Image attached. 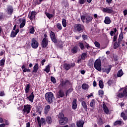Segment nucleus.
<instances>
[{"instance_id": "obj_6", "label": "nucleus", "mask_w": 127, "mask_h": 127, "mask_svg": "<svg viewBox=\"0 0 127 127\" xmlns=\"http://www.w3.org/2000/svg\"><path fill=\"white\" fill-rule=\"evenodd\" d=\"M123 89H124L123 90V93H119L117 95V97H118V98H123V97H127V88H121L120 89L121 90H123Z\"/></svg>"}, {"instance_id": "obj_23", "label": "nucleus", "mask_w": 127, "mask_h": 127, "mask_svg": "<svg viewBox=\"0 0 127 127\" xmlns=\"http://www.w3.org/2000/svg\"><path fill=\"white\" fill-rule=\"evenodd\" d=\"M38 64H36L33 67V73H36L39 69Z\"/></svg>"}, {"instance_id": "obj_12", "label": "nucleus", "mask_w": 127, "mask_h": 127, "mask_svg": "<svg viewBox=\"0 0 127 127\" xmlns=\"http://www.w3.org/2000/svg\"><path fill=\"white\" fill-rule=\"evenodd\" d=\"M50 36L53 42H54V43H57V39H56V37L55 36V33H54V32L52 31H51Z\"/></svg>"}, {"instance_id": "obj_47", "label": "nucleus", "mask_w": 127, "mask_h": 127, "mask_svg": "<svg viewBox=\"0 0 127 127\" xmlns=\"http://www.w3.org/2000/svg\"><path fill=\"white\" fill-rule=\"evenodd\" d=\"M71 52H72V53H76L77 47H74V48H73V49L71 50Z\"/></svg>"}, {"instance_id": "obj_60", "label": "nucleus", "mask_w": 127, "mask_h": 127, "mask_svg": "<svg viewBox=\"0 0 127 127\" xmlns=\"http://www.w3.org/2000/svg\"><path fill=\"white\" fill-rule=\"evenodd\" d=\"M93 96V94H90V95H88V96H87V97L88 98V99H90V98H91V97H92Z\"/></svg>"}, {"instance_id": "obj_56", "label": "nucleus", "mask_w": 127, "mask_h": 127, "mask_svg": "<svg viewBox=\"0 0 127 127\" xmlns=\"http://www.w3.org/2000/svg\"><path fill=\"white\" fill-rule=\"evenodd\" d=\"M123 13L125 15V16H126V15H127V9H125L123 11Z\"/></svg>"}, {"instance_id": "obj_40", "label": "nucleus", "mask_w": 127, "mask_h": 127, "mask_svg": "<svg viewBox=\"0 0 127 127\" xmlns=\"http://www.w3.org/2000/svg\"><path fill=\"white\" fill-rule=\"evenodd\" d=\"M24 25H25V20L23 19L22 23L20 24V28H22V27H24Z\"/></svg>"}, {"instance_id": "obj_30", "label": "nucleus", "mask_w": 127, "mask_h": 127, "mask_svg": "<svg viewBox=\"0 0 127 127\" xmlns=\"http://www.w3.org/2000/svg\"><path fill=\"white\" fill-rule=\"evenodd\" d=\"M124 75V72L123 71V70L120 69L117 73V76L118 77H122Z\"/></svg>"}, {"instance_id": "obj_15", "label": "nucleus", "mask_w": 127, "mask_h": 127, "mask_svg": "<svg viewBox=\"0 0 127 127\" xmlns=\"http://www.w3.org/2000/svg\"><path fill=\"white\" fill-rule=\"evenodd\" d=\"M6 12L8 14H12V12H13V8L11 6H8L7 7Z\"/></svg>"}, {"instance_id": "obj_64", "label": "nucleus", "mask_w": 127, "mask_h": 127, "mask_svg": "<svg viewBox=\"0 0 127 127\" xmlns=\"http://www.w3.org/2000/svg\"><path fill=\"white\" fill-rule=\"evenodd\" d=\"M69 127H75V124L70 125Z\"/></svg>"}, {"instance_id": "obj_3", "label": "nucleus", "mask_w": 127, "mask_h": 127, "mask_svg": "<svg viewBox=\"0 0 127 127\" xmlns=\"http://www.w3.org/2000/svg\"><path fill=\"white\" fill-rule=\"evenodd\" d=\"M102 64H101V60L97 59L94 63V68L98 71H102V67H101Z\"/></svg>"}, {"instance_id": "obj_43", "label": "nucleus", "mask_w": 127, "mask_h": 127, "mask_svg": "<svg viewBox=\"0 0 127 127\" xmlns=\"http://www.w3.org/2000/svg\"><path fill=\"white\" fill-rule=\"evenodd\" d=\"M59 96H60L61 98H62V97H64V92L63 91L60 90V91H59Z\"/></svg>"}, {"instance_id": "obj_25", "label": "nucleus", "mask_w": 127, "mask_h": 127, "mask_svg": "<svg viewBox=\"0 0 127 127\" xmlns=\"http://www.w3.org/2000/svg\"><path fill=\"white\" fill-rule=\"evenodd\" d=\"M28 99L29 101H30L32 103L33 102V99H34V94H33V92L31 93V94L30 95L29 97H28Z\"/></svg>"}, {"instance_id": "obj_13", "label": "nucleus", "mask_w": 127, "mask_h": 127, "mask_svg": "<svg viewBox=\"0 0 127 127\" xmlns=\"http://www.w3.org/2000/svg\"><path fill=\"white\" fill-rule=\"evenodd\" d=\"M87 57L86 53H83L81 55V58L79 59L77 61L78 64H80V63H82L83 62L82 60H85V59Z\"/></svg>"}, {"instance_id": "obj_19", "label": "nucleus", "mask_w": 127, "mask_h": 127, "mask_svg": "<svg viewBox=\"0 0 127 127\" xmlns=\"http://www.w3.org/2000/svg\"><path fill=\"white\" fill-rule=\"evenodd\" d=\"M76 126L78 127H83V126H84V121L83 120L78 121L76 123Z\"/></svg>"}, {"instance_id": "obj_36", "label": "nucleus", "mask_w": 127, "mask_h": 127, "mask_svg": "<svg viewBox=\"0 0 127 127\" xmlns=\"http://www.w3.org/2000/svg\"><path fill=\"white\" fill-rule=\"evenodd\" d=\"M82 88L83 90H87L89 88V85L87 84H83L82 85Z\"/></svg>"}, {"instance_id": "obj_28", "label": "nucleus", "mask_w": 127, "mask_h": 127, "mask_svg": "<svg viewBox=\"0 0 127 127\" xmlns=\"http://www.w3.org/2000/svg\"><path fill=\"white\" fill-rule=\"evenodd\" d=\"M81 105L84 110H85V111H87V109H88L87 107V103H86L85 101H82Z\"/></svg>"}, {"instance_id": "obj_1", "label": "nucleus", "mask_w": 127, "mask_h": 127, "mask_svg": "<svg viewBox=\"0 0 127 127\" xmlns=\"http://www.w3.org/2000/svg\"><path fill=\"white\" fill-rule=\"evenodd\" d=\"M45 99L49 103V104H51L53 101V99H54V96L53 95V93L51 92H47L45 95Z\"/></svg>"}, {"instance_id": "obj_31", "label": "nucleus", "mask_w": 127, "mask_h": 127, "mask_svg": "<svg viewBox=\"0 0 127 127\" xmlns=\"http://www.w3.org/2000/svg\"><path fill=\"white\" fill-rule=\"evenodd\" d=\"M46 121L48 124H51L52 123V119L50 117H47Z\"/></svg>"}, {"instance_id": "obj_58", "label": "nucleus", "mask_w": 127, "mask_h": 127, "mask_svg": "<svg viewBox=\"0 0 127 127\" xmlns=\"http://www.w3.org/2000/svg\"><path fill=\"white\" fill-rule=\"evenodd\" d=\"M4 95V92H3V91H1L0 93V96L1 97H2V96Z\"/></svg>"}, {"instance_id": "obj_8", "label": "nucleus", "mask_w": 127, "mask_h": 127, "mask_svg": "<svg viewBox=\"0 0 127 127\" xmlns=\"http://www.w3.org/2000/svg\"><path fill=\"white\" fill-rule=\"evenodd\" d=\"M37 14V13L35 11H33L29 12L28 14V17L29 18V19L32 21L33 19H35V16Z\"/></svg>"}, {"instance_id": "obj_35", "label": "nucleus", "mask_w": 127, "mask_h": 127, "mask_svg": "<svg viewBox=\"0 0 127 127\" xmlns=\"http://www.w3.org/2000/svg\"><path fill=\"white\" fill-rule=\"evenodd\" d=\"M29 89H30V85L27 84V86L25 87V93H28L29 92Z\"/></svg>"}, {"instance_id": "obj_2", "label": "nucleus", "mask_w": 127, "mask_h": 127, "mask_svg": "<svg viewBox=\"0 0 127 127\" xmlns=\"http://www.w3.org/2000/svg\"><path fill=\"white\" fill-rule=\"evenodd\" d=\"M81 19L83 22L85 21L86 23H89V22H91V20H93V17L89 14H85L81 16Z\"/></svg>"}, {"instance_id": "obj_45", "label": "nucleus", "mask_w": 127, "mask_h": 127, "mask_svg": "<svg viewBox=\"0 0 127 127\" xmlns=\"http://www.w3.org/2000/svg\"><path fill=\"white\" fill-rule=\"evenodd\" d=\"M34 31H35V30H34V27H32L30 29V33H31V34H33V33H34Z\"/></svg>"}, {"instance_id": "obj_53", "label": "nucleus", "mask_w": 127, "mask_h": 127, "mask_svg": "<svg viewBox=\"0 0 127 127\" xmlns=\"http://www.w3.org/2000/svg\"><path fill=\"white\" fill-rule=\"evenodd\" d=\"M79 1L80 4H84V3H85V2L86 1V0H79Z\"/></svg>"}, {"instance_id": "obj_39", "label": "nucleus", "mask_w": 127, "mask_h": 127, "mask_svg": "<svg viewBox=\"0 0 127 127\" xmlns=\"http://www.w3.org/2000/svg\"><path fill=\"white\" fill-rule=\"evenodd\" d=\"M58 120H60L64 118V114L62 113H60L59 115H58Z\"/></svg>"}, {"instance_id": "obj_38", "label": "nucleus", "mask_w": 127, "mask_h": 127, "mask_svg": "<svg viewBox=\"0 0 127 127\" xmlns=\"http://www.w3.org/2000/svg\"><path fill=\"white\" fill-rule=\"evenodd\" d=\"M123 124V122L121 121H117L114 123V126H118V125H120V126H122V124Z\"/></svg>"}, {"instance_id": "obj_7", "label": "nucleus", "mask_w": 127, "mask_h": 127, "mask_svg": "<svg viewBox=\"0 0 127 127\" xmlns=\"http://www.w3.org/2000/svg\"><path fill=\"white\" fill-rule=\"evenodd\" d=\"M112 69V65H109L107 66H104V68H102L101 69L102 71L103 72H104L105 73H106L107 74H109L110 72H111V70Z\"/></svg>"}, {"instance_id": "obj_48", "label": "nucleus", "mask_w": 127, "mask_h": 127, "mask_svg": "<svg viewBox=\"0 0 127 127\" xmlns=\"http://www.w3.org/2000/svg\"><path fill=\"white\" fill-rule=\"evenodd\" d=\"M79 46L80 47L81 49H84L85 48V47L84 46V44L83 43H79Z\"/></svg>"}, {"instance_id": "obj_20", "label": "nucleus", "mask_w": 127, "mask_h": 127, "mask_svg": "<svg viewBox=\"0 0 127 127\" xmlns=\"http://www.w3.org/2000/svg\"><path fill=\"white\" fill-rule=\"evenodd\" d=\"M104 23H105V24H110L111 23V19H110L109 16L105 17Z\"/></svg>"}, {"instance_id": "obj_61", "label": "nucleus", "mask_w": 127, "mask_h": 127, "mask_svg": "<svg viewBox=\"0 0 127 127\" xmlns=\"http://www.w3.org/2000/svg\"><path fill=\"white\" fill-rule=\"evenodd\" d=\"M93 86L94 87H96V86H97V82L96 81H93Z\"/></svg>"}, {"instance_id": "obj_18", "label": "nucleus", "mask_w": 127, "mask_h": 127, "mask_svg": "<svg viewBox=\"0 0 127 127\" xmlns=\"http://www.w3.org/2000/svg\"><path fill=\"white\" fill-rule=\"evenodd\" d=\"M72 108L73 110H76V109H77V100L76 99L73 100Z\"/></svg>"}, {"instance_id": "obj_55", "label": "nucleus", "mask_w": 127, "mask_h": 127, "mask_svg": "<svg viewBox=\"0 0 127 127\" xmlns=\"http://www.w3.org/2000/svg\"><path fill=\"white\" fill-rule=\"evenodd\" d=\"M117 39H118V36L117 35H115L114 36L113 41L115 42V41H116Z\"/></svg>"}, {"instance_id": "obj_44", "label": "nucleus", "mask_w": 127, "mask_h": 127, "mask_svg": "<svg viewBox=\"0 0 127 127\" xmlns=\"http://www.w3.org/2000/svg\"><path fill=\"white\" fill-rule=\"evenodd\" d=\"M119 46H120V44L119 43H115L114 45V49H117V48H119Z\"/></svg>"}, {"instance_id": "obj_29", "label": "nucleus", "mask_w": 127, "mask_h": 127, "mask_svg": "<svg viewBox=\"0 0 127 127\" xmlns=\"http://www.w3.org/2000/svg\"><path fill=\"white\" fill-rule=\"evenodd\" d=\"M44 71H45V72H46L47 73H49V72H50V65H47L46 66V68L44 69Z\"/></svg>"}, {"instance_id": "obj_14", "label": "nucleus", "mask_w": 127, "mask_h": 127, "mask_svg": "<svg viewBox=\"0 0 127 127\" xmlns=\"http://www.w3.org/2000/svg\"><path fill=\"white\" fill-rule=\"evenodd\" d=\"M48 45V39L47 38H44L43 39L42 42V47H46Z\"/></svg>"}, {"instance_id": "obj_5", "label": "nucleus", "mask_w": 127, "mask_h": 127, "mask_svg": "<svg viewBox=\"0 0 127 127\" xmlns=\"http://www.w3.org/2000/svg\"><path fill=\"white\" fill-rule=\"evenodd\" d=\"M31 110V106L29 105H26L24 106V109L23 110V114H29Z\"/></svg>"}, {"instance_id": "obj_10", "label": "nucleus", "mask_w": 127, "mask_h": 127, "mask_svg": "<svg viewBox=\"0 0 127 127\" xmlns=\"http://www.w3.org/2000/svg\"><path fill=\"white\" fill-rule=\"evenodd\" d=\"M68 123V118L66 117H63V118L59 119V123L62 126H64L65 124Z\"/></svg>"}, {"instance_id": "obj_42", "label": "nucleus", "mask_w": 127, "mask_h": 127, "mask_svg": "<svg viewBox=\"0 0 127 127\" xmlns=\"http://www.w3.org/2000/svg\"><path fill=\"white\" fill-rule=\"evenodd\" d=\"M4 62H5V60L2 59L0 62V66L3 67V66L4 65Z\"/></svg>"}, {"instance_id": "obj_4", "label": "nucleus", "mask_w": 127, "mask_h": 127, "mask_svg": "<svg viewBox=\"0 0 127 127\" xmlns=\"http://www.w3.org/2000/svg\"><path fill=\"white\" fill-rule=\"evenodd\" d=\"M39 45V43H38V41H37V40L35 38L32 39L31 40V46L32 48H34V49H36L37 47H38V46Z\"/></svg>"}, {"instance_id": "obj_49", "label": "nucleus", "mask_w": 127, "mask_h": 127, "mask_svg": "<svg viewBox=\"0 0 127 127\" xmlns=\"http://www.w3.org/2000/svg\"><path fill=\"white\" fill-rule=\"evenodd\" d=\"M123 38H124V35L122 34V33H121V34L119 35V41H121L122 39H123Z\"/></svg>"}, {"instance_id": "obj_51", "label": "nucleus", "mask_w": 127, "mask_h": 127, "mask_svg": "<svg viewBox=\"0 0 127 127\" xmlns=\"http://www.w3.org/2000/svg\"><path fill=\"white\" fill-rule=\"evenodd\" d=\"M98 125H103V120H102V119L99 118L98 119Z\"/></svg>"}, {"instance_id": "obj_52", "label": "nucleus", "mask_w": 127, "mask_h": 127, "mask_svg": "<svg viewBox=\"0 0 127 127\" xmlns=\"http://www.w3.org/2000/svg\"><path fill=\"white\" fill-rule=\"evenodd\" d=\"M94 44H95L96 47L99 48V47H100L101 46V45H100V43L99 42H95L94 43Z\"/></svg>"}, {"instance_id": "obj_16", "label": "nucleus", "mask_w": 127, "mask_h": 127, "mask_svg": "<svg viewBox=\"0 0 127 127\" xmlns=\"http://www.w3.org/2000/svg\"><path fill=\"white\" fill-rule=\"evenodd\" d=\"M19 32V29H17L15 31H12L10 34V37H15L16 35Z\"/></svg>"}, {"instance_id": "obj_26", "label": "nucleus", "mask_w": 127, "mask_h": 127, "mask_svg": "<svg viewBox=\"0 0 127 127\" xmlns=\"http://www.w3.org/2000/svg\"><path fill=\"white\" fill-rule=\"evenodd\" d=\"M22 69L25 73L26 72H31L30 69L25 68V65H23L22 66Z\"/></svg>"}, {"instance_id": "obj_34", "label": "nucleus", "mask_w": 127, "mask_h": 127, "mask_svg": "<svg viewBox=\"0 0 127 127\" xmlns=\"http://www.w3.org/2000/svg\"><path fill=\"white\" fill-rule=\"evenodd\" d=\"M45 14L47 15V17L50 19V18H52L54 16L53 14H50L47 12L45 13Z\"/></svg>"}, {"instance_id": "obj_17", "label": "nucleus", "mask_w": 127, "mask_h": 127, "mask_svg": "<svg viewBox=\"0 0 127 127\" xmlns=\"http://www.w3.org/2000/svg\"><path fill=\"white\" fill-rule=\"evenodd\" d=\"M102 10L104 12H107V13H113V9L108 7L103 8Z\"/></svg>"}, {"instance_id": "obj_41", "label": "nucleus", "mask_w": 127, "mask_h": 127, "mask_svg": "<svg viewBox=\"0 0 127 127\" xmlns=\"http://www.w3.org/2000/svg\"><path fill=\"white\" fill-rule=\"evenodd\" d=\"M99 85L101 89H103V88H104V84L103 83V81L100 80L99 81Z\"/></svg>"}, {"instance_id": "obj_33", "label": "nucleus", "mask_w": 127, "mask_h": 127, "mask_svg": "<svg viewBox=\"0 0 127 127\" xmlns=\"http://www.w3.org/2000/svg\"><path fill=\"white\" fill-rule=\"evenodd\" d=\"M42 110H43V108L41 107V106H38L37 108V111L39 114H41V112H42Z\"/></svg>"}, {"instance_id": "obj_32", "label": "nucleus", "mask_w": 127, "mask_h": 127, "mask_svg": "<svg viewBox=\"0 0 127 127\" xmlns=\"http://www.w3.org/2000/svg\"><path fill=\"white\" fill-rule=\"evenodd\" d=\"M121 117L122 118H123V120L124 121H127V117L126 116V115L125 114V113L124 112H122L121 114Z\"/></svg>"}, {"instance_id": "obj_50", "label": "nucleus", "mask_w": 127, "mask_h": 127, "mask_svg": "<svg viewBox=\"0 0 127 127\" xmlns=\"http://www.w3.org/2000/svg\"><path fill=\"white\" fill-rule=\"evenodd\" d=\"M57 27L58 28V29H59L60 30H61V29H62V26L60 23H58L57 24Z\"/></svg>"}, {"instance_id": "obj_46", "label": "nucleus", "mask_w": 127, "mask_h": 127, "mask_svg": "<svg viewBox=\"0 0 127 127\" xmlns=\"http://www.w3.org/2000/svg\"><path fill=\"white\" fill-rule=\"evenodd\" d=\"M51 82H53V83H54V84H55V83H56V79H55V77L53 76L51 77Z\"/></svg>"}, {"instance_id": "obj_27", "label": "nucleus", "mask_w": 127, "mask_h": 127, "mask_svg": "<svg viewBox=\"0 0 127 127\" xmlns=\"http://www.w3.org/2000/svg\"><path fill=\"white\" fill-rule=\"evenodd\" d=\"M64 67L65 70H69L70 68H71V65L70 64H64Z\"/></svg>"}, {"instance_id": "obj_11", "label": "nucleus", "mask_w": 127, "mask_h": 127, "mask_svg": "<svg viewBox=\"0 0 127 127\" xmlns=\"http://www.w3.org/2000/svg\"><path fill=\"white\" fill-rule=\"evenodd\" d=\"M37 121L38 122V124L40 127H41V125H46V122L45 121V119L43 118H37Z\"/></svg>"}, {"instance_id": "obj_62", "label": "nucleus", "mask_w": 127, "mask_h": 127, "mask_svg": "<svg viewBox=\"0 0 127 127\" xmlns=\"http://www.w3.org/2000/svg\"><path fill=\"white\" fill-rule=\"evenodd\" d=\"M82 38H83L84 40L85 39H87V36L85 35H82Z\"/></svg>"}, {"instance_id": "obj_63", "label": "nucleus", "mask_w": 127, "mask_h": 127, "mask_svg": "<svg viewBox=\"0 0 127 127\" xmlns=\"http://www.w3.org/2000/svg\"><path fill=\"white\" fill-rule=\"evenodd\" d=\"M26 127H30V123H27L26 124Z\"/></svg>"}, {"instance_id": "obj_9", "label": "nucleus", "mask_w": 127, "mask_h": 127, "mask_svg": "<svg viewBox=\"0 0 127 127\" xmlns=\"http://www.w3.org/2000/svg\"><path fill=\"white\" fill-rule=\"evenodd\" d=\"M75 30H77L78 32H83V30H84V26L80 24H76L75 25Z\"/></svg>"}, {"instance_id": "obj_22", "label": "nucleus", "mask_w": 127, "mask_h": 127, "mask_svg": "<svg viewBox=\"0 0 127 127\" xmlns=\"http://www.w3.org/2000/svg\"><path fill=\"white\" fill-rule=\"evenodd\" d=\"M44 111L45 115H47L48 114V112L50 111V106L47 105L46 106H45L44 108Z\"/></svg>"}, {"instance_id": "obj_59", "label": "nucleus", "mask_w": 127, "mask_h": 127, "mask_svg": "<svg viewBox=\"0 0 127 127\" xmlns=\"http://www.w3.org/2000/svg\"><path fill=\"white\" fill-rule=\"evenodd\" d=\"M69 65H70V67H74L75 66V64L74 63H71Z\"/></svg>"}, {"instance_id": "obj_57", "label": "nucleus", "mask_w": 127, "mask_h": 127, "mask_svg": "<svg viewBox=\"0 0 127 127\" xmlns=\"http://www.w3.org/2000/svg\"><path fill=\"white\" fill-rule=\"evenodd\" d=\"M46 61V60H45V59H44L41 61V64H42V66H43V65H44V63H45Z\"/></svg>"}, {"instance_id": "obj_24", "label": "nucleus", "mask_w": 127, "mask_h": 127, "mask_svg": "<svg viewBox=\"0 0 127 127\" xmlns=\"http://www.w3.org/2000/svg\"><path fill=\"white\" fill-rule=\"evenodd\" d=\"M95 105H96V100L92 99L90 102V107H91V108H95Z\"/></svg>"}, {"instance_id": "obj_54", "label": "nucleus", "mask_w": 127, "mask_h": 127, "mask_svg": "<svg viewBox=\"0 0 127 127\" xmlns=\"http://www.w3.org/2000/svg\"><path fill=\"white\" fill-rule=\"evenodd\" d=\"M99 95L100 96H102L104 95V91L102 90H100L99 91Z\"/></svg>"}, {"instance_id": "obj_21", "label": "nucleus", "mask_w": 127, "mask_h": 127, "mask_svg": "<svg viewBox=\"0 0 127 127\" xmlns=\"http://www.w3.org/2000/svg\"><path fill=\"white\" fill-rule=\"evenodd\" d=\"M103 109L106 114H109V108H107L105 103L103 104Z\"/></svg>"}, {"instance_id": "obj_37", "label": "nucleus", "mask_w": 127, "mask_h": 127, "mask_svg": "<svg viewBox=\"0 0 127 127\" xmlns=\"http://www.w3.org/2000/svg\"><path fill=\"white\" fill-rule=\"evenodd\" d=\"M62 24L64 27H66V26H67V22H66V19H63Z\"/></svg>"}]
</instances>
